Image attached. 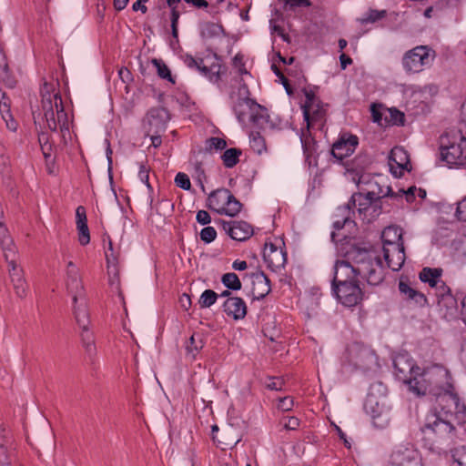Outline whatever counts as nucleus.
Masks as SVG:
<instances>
[{
  "label": "nucleus",
  "instance_id": "f257e3e1",
  "mask_svg": "<svg viewBox=\"0 0 466 466\" xmlns=\"http://www.w3.org/2000/svg\"><path fill=\"white\" fill-rule=\"evenodd\" d=\"M345 259L337 260L334 265L332 292L345 307H354L363 299V291L357 277L368 284H380L385 272L380 256L368 243L347 242Z\"/></svg>",
  "mask_w": 466,
  "mask_h": 466
},
{
  "label": "nucleus",
  "instance_id": "f03ea898",
  "mask_svg": "<svg viewBox=\"0 0 466 466\" xmlns=\"http://www.w3.org/2000/svg\"><path fill=\"white\" fill-rule=\"evenodd\" d=\"M41 114L47 128L56 131L59 127L65 138L66 134L69 133V122L60 93L56 91L54 84L45 82L41 87Z\"/></svg>",
  "mask_w": 466,
  "mask_h": 466
},
{
  "label": "nucleus",
  "instance_id": "7ed1b4c3",
  "mask_svg": "<svg viewBox=\"0 0 466 466\" xmlns=\"http://www.w3.org/2000/svg\"><path fill=\"white\" fill-rule=\"evenodd\" d=\"M424 376L431 387V395L436 396L441 402L450 401L451 406L460 413L461 419H466V407L460 406L459 397L451 391L450 372L441 365H433L424 369Z\"/></svg>",
  "mask_w": 466,
  "mask_h": 466
},
{
  "label": "nucleus",
  "instance_id": "20e7f679",
  "mask_svg": "<svg viewBox=\"0 0 466 466\" xmlns=\"http://www.w3.org/2000/svg\"><path fill=\"white\" fill-rule=\"evenodd\" d=\"M383 257L390 268L398 271L405 262V250L401 230L397 227L386 228L381 235Z\"/></svg>",
  "mask_w": 466,
  "mask_h": 466
},
{
  "label": "nucleus",
  "instance_id": "39448f33",
  "mask_svg": "<svg viewBox=\"0 0 466 466\" xmlns=\"http://www.w3.org/2000/svg\"><path fill=\"white\" fill-rule=\"evenodd\" d=\"M441 412H443L445 418L443 419L440 415L432 414L428 417L422 431L425 437L433 444H449L455 436V428L447 418L451 410H444V407H441Z\"/></svg>",
  "mask_w": 466,
  "mask_h": 466
},
{
  "label": "nucleus",
  "instance_id": "423d86ee",
  "mask_svg": "<svg viewBox=\"0 0 466 466\" xmlns=\"http://www.w3.org/2000/svg\"><path fill=\"white\" fill-rule=\"evenodd\" d=\"M441 157L449 166L466 164V137L461 134H445L440 138Z\"/></svg>",
  "mask_w": 466,
  "mask_h": 466
},
{
  "label": "nucleus",
  "instance_id": "0eeeda50",
  "mask_svg": "<svg viewBox=\"0 0 466 466\" xmlns=\"http://www.w3.org/2000/svg\"><path fill=\"white\" fill-rule=\"evenodd\" d=\"M435 51L428 46H418L407 51L402 57V66L407 73H420L435 58Z\"/></svg>",
  "mask_w": 466,
  "mask_h": 466
},
{
  "label": "nucleus",
  "instance_id": "6e6552de",
  "mask_svg": "<svg viewBox=\"0 0 466 466\" xmlns=\"http://www.w3.org/2000/svg\"><path fill=\"white\" fill-rule=\"evenodd\" d=\"M348 358L356 369L370 370L377 364V356L369 347L360 343H353L348 348Z\"/></svg>",
  "mask_w": 466,
  "mask_h": 466
},
{
  "label": "nucleus",
  "instance_id": "1a4fd4ad",
  "mask_svg": "<svg viewBox=\"0 0 466 466\" xmlns=\"http://www.w3.org/2000/svg\"><path fill=\"white\" fill-rule=\"evenodd\" d=\"M393 367L396 378L405 384L417 371L420 370L407 352L399 353L394 357Z\"/></svg>",
  "mask_w": 466,
  "mask_h": 466
},
{
  "label": "nucleus",
  "instance_id": "9d476101",
  "mask_svg": "<svg viewBox=\"0 0 466 466\" xmlns=\"http://www.w3.org/2000/svg\"><path fill=\"white\" fill-rule=\"evenodd\" d=\"M364 410L371 417L375 425L382 427L388 421V410L384 399L377 397L372 392H370L366 398Z\"/></svg>",
  "mask_w": 466,
  "mask_h": 466
},
{
  "label": "nucleus",
  "instance_id": "9b49d317",
  "mask_svg": "<svg viewBox=\"0 0 466 466\" xmlns=\"http://www.w3.org/2000/svg\"><path fill=\"white\" fill-rule=\"evenodd\" d=\"M359 145V138L357 136L342 133L339 139L332 145L331 154L339 161L350 156Z\"/></svg>",
  "mask_w": 466,
  "mask_h": 466
},
{
  "label": "nucleus",
  "instance_id": "f8f14e48",
  "mask_svg": "<svg viewBox=\"0 0 466 466\" xmlns=\"http://www.w3.org/2000/svg\"><path fill=\"white\" fill-rule=\"evenodd\" d=\"M218 222L222 226L223 230L232 239L237 241H245L253 235V228L246 221H225L218 219Z\"/></svg>",
  "mask_w": 466,
  "mask_h": 466
},
{
  "label": "nucleus",
  "instance_id": "ddd939ff",
  "mask_svg": "<svg viewBox=\"0 0 466 466\" xmlns=\"http://www.w3.org/2000/svg\"><path fill=\"white\" fill-rule=\"evenodd\" d=\"M389 466H422V463L416 450L401 447L391 453Z\"/></svg>",
  "mask_w": 466,
  "mask_h": 466
},
{
  "label": "nucleus",
  "instance_id": "4468645a",
  "mask_svg": "<svg viewBox=\"0 0 466 466\" xmlns=\"http://www.w3.org/2000/svg\"><path fill=\"white\" fill-rule=\"evenodd\" d=\"M263 258L271 270L277 271L285 266L287 253L272 243H266L263 250Z\"/></svg>",
  "mask_w": 466,
  "mask_h": 466
},
{
  "label": "nucleus",
  "instance_id": "2eb2a0df",
  "mask_svg": "<svg viewBox=\"0 0 466 466\" xmlns=\"http://www.w3.org/2000/svg\"><path fill=\"white\" fill-rule=\"evenodd\" d=\"M379 189L380 191L369 189L367 192L354 193L349 199L352 208L358 207L359 213L366 217L367 213L370 210L371 201L375 198H380L383 193L380 188Z\"/></svg>",
  "mask_w": 466,
  "mask_h": 466
},
{
  "label": "nucleus",
  "instance_id": "dca6fc26",
  "mask_svg": "<svg viewBox=\"0 0 466 466\" xmlns=\"http://www.w3.org/2000/svg\"><path fill=\"white\" fill-rule=\"evenodd\" d=\"M66 286L69 293L73 297V303H78L80 298H86L84 288L79 278L78 270L73 262L67 264V280Z\"/></svg>",
  "mask_w": 466,
  "mask_h": 466
},
{
  "label": "nucleus",
  "instance_id": "f3484780",
  "mask_svg": "<svg viewBox=\"0 0 466 466\" xmlns=\"http://www.w3.org/2000/svg\"><path fill=\"white\" fill-rule=\"evenodd\" d=\"M304 119L307 122L308 129L317 127L321 129L325 122V109L319 104L313 106H302Z\"/></svg>",
  "mask_w": 466,
  "mask_h": 466
},
{
  "label": "nucleus",
  "instance_id": "a211bd4d",
  "mask_svg": "<svg viewBox=\"0 0 466 466\" xmlns=\"http://www.w3.org/2000/svg\"><path fill=\"white\" fill-rule=\"evenodd\" d=\"M251 279L252 294L255 299H263L270 292V280L263 271L258 270L252 273Z\"/></svg>",
  "mask_w": 466,
  "mask_h": 466
},
{
  "label": "nucleus",
  "instance_id": "6ab92c4d",
  "mask_svg": "<svg viewBox=\"0 0 466 466\" xmlns=\"http://www.w3.org/2000/svg\"><path fill=\"white\" fill-rule=\"evenodd\" d=\"M255 106L258 103L248 97L238 98L233 106V111L240 124H245L247 119H251Z\"/></svg>",
  "mask_w": 466,
  "mask_h": 466
},
{
  "label": "nucleus",
  "instance_id": "aec40b11",
  "mask_svg": "<svg viewBox=\"0 0 466 466\" xmlns=\"http://www.w3.org/2000/svg\"><path fill=\"white\" fill-rule=\"evenodd\" d=\"M225 313L234 319H242L247 315V305L245 301L238 297H229L223 304Z\"/></svg>",
  "mask_w": 466,
  "mask_h": 466
},
{
  "label": "nucleus",
  "instance_id": "412c9836",
  "mask_svg": "<svg viewBox=\"0 0 466 466\" xmlns=\"http://www.w3.org/2000/svg\"><path fill=\"white\" fill-rule=\"evenodd\" d=\"M433 288L436 289L437 297L440 298L439 305L447 307L448 313L452 315L456 310V299L451 296V289L441 279Z\"/></svg>",
  "mask_w": 466,
  "mask_h": 466
},
{
  "label": "nucleus",
  "instance_id": "4be33fe9",
  "mask_svg": "<svg viewBox=\"0 0 466 466\" xmlns=\"http://www.w3.org/2000/svg\"><path fill=\"white\" fill-rule=\"evenodd\" d=\"M76 224L78 232V241L82 246H86L90 242V233L87 226V218L86 208L79 206L76 210Z\"/></svg>",
  "mask_w": 466,
  "mask_h": 466
},
{
  "label": "nucleus",
  "instance_id": "5701e85b",
  "mask_svg": "<svg viewBox=\"0 0 466 466\" xmlns=\"http://www.w3.org/2000/svg\"><path fill=\"white\" fill-rule=\"evenodd\" d=\"M409 390L417 396L431 395V387L424 376V370L420 372L417 371L406 383Z\"/></svg>",
  "mask_w": 466,
  "mask_h": 466
},
{
  "label": "nucleus",
  "instance_id": "b1692460",
  "mask_svg": "<svg viewBox=\"0 0 466 466\" xmlns=\"http://www.w3.org/2000/svg\"><path fill=\"white\" fill-rule=\"evenodd\" d=\"M229 198H231V192L228 189H216L209 194L207 200V207L218 214H220L225 204H227V199Z\"/></svg>",
  "mask_w": 466,
  "mask_h": 466
},
{
  "label": "nucleus",
  "instance_id": "393cba45",
  "mask_svg": "<svg viewBox=\"0 0 466 466\" xmlns=\"http://www.w3.org/2000/svg\"><path fill=\"white\" fill-rule=\"evenodd\" d=\"M8 267H9L11 281L13 283L14 289H15L16 295L20 298L25 297L26 294L27 286H26L25 279L22 276V270L17 268V267L13 259H11L8 262Z\"/></svg>",
  "mask_w": 466,
  "mask_h": 466
},
{
  "label": "nucleus",
  "instance_id": "a878e982",
  "mask_svg": "<svg viewBox=\"0 0 466 466\" xmlns=\"http://www.w3.org/2000/svg\"><path fill=\"white\" fill-rule=\"evenodd\" d=\"M399 290L403 298L407 300H411L415 305L423 307L427 304L426 296L411 288L407 281L400 279L399 282Z\"/></svg>",
  "mask_w": 466,
  "mask_h": 466
},
{
  "label": "nucleus",
  "instance_id": "bb28decb",
  "mask_svg": "<svg viewBox=\"0 0 466 466\" xmlns=\"http://www.w3.org/2000/svg\"><path fill=\"white\" fill-rule=\"evenodd\" d=\"M169 119L168 111L163 107L152 108L147 114L148 124L157 127V132L164 130Z\"/></svg>",
  "mask_w": 466,
  "mask_h": 466
},
{
  "label": "nucleus",
  "instance_id": "cd10ccee",
  "mask_svg": "<svg viewBox=\"0 0 466 466\" xmlns=\"http://www.w3.org/2000/svg\"><path fill=\"white\" fill-rule=\"evenodd\" d=\"M250 121L254 126L261 129H266L272 127V124L269 121L268 109L259 104H258V106H255V110L251 116Z\"/></svg>",
  "mask_w": 466,
  "mask_h": 466
},
{
  "label": "nucleus",
  "instance_id": "c85d7f7f",
  "mask_svg": "<svg viewBox=\"0 0 466 466\" xmlns=\"http://www.w3.org/2000/svg\"><path fill=\"white\" fill-rule=\"evenodd\" d=\"M74 314L79 328H85L89 325V315L86 309V298H80L78 303H74Z\"/></svg>",
  "mask_w": 466,
  "mask_h": 466
},
{
  "label": "nucleus",
  "instance_id": "c756f323",
  "mask_svg": "<svg viewBox=\"0 0 466 466\" xmlns=\"http://www.w3.org/2000/svg\"><path fill=\"white\" fill-rule=\"evenodd\" d=\"M0 82L5 84L8 87H14L15 85V79L9 70L6 56L0 46Z\"/></svg>",
  "mask_w": 466,
  "mask_h": 466
},
{
  "label": "nucleus",
  "instance_id": "7c9ffc66",
  "mask_svg": "<svg viewBox=\"0 0 466 466\" xmlns=\"http://www.w3.org/2000/svg\"><path fill=\"white\" fill-rule=\"evenodd\" d=\"M441 268H423L419 274V278L422 282L429 283L433 288L441 279Z\"/></svg>",
  "mask_w": 466,
  "mask_h": 466
},
{
  "label": "nucleus",
  "instance_id": "2f4dec72",
  "mask_svg": "<svg viewBox=\"0 0 466 466\" xmlns=\"http://www.w3.org/2000/svg\"><path fill=\"white\" fill-rule=\"evenodd\" d=\"M221 67V65L218 63H213L210 66H207L202 59L198 70L210 81L218 82L220 79Z\"/></svg>",
  "mask_w": 466,
  "mask_h": 466
},
{
  "label": "nucleus",
  "instance_id": "473e14b6",
  "mask_svg": "<svg viewBox=\"0 0 466 466\" xmlns=\"http://www.w3.org/2000/svg\"><path fill=\"white\" fill-rule=\"evenodd\" d=\"M80 329V336L83 346L85 347L86 351L89 355V357L92 358L96 351L93 332L89 330L88 326Z\"/></svg>",
  "mask_w": 466,
  "mask_h": 466
},
{
  "label": "nucleus",
  "instance_id": "72a5a7b5",
  "mask_svg": "<svg viewBox=\"0 0 466 466\" xmlns=\"http://www.w3.org/2000/svg\"><path fill=\"white\" fill-rule=\"evenodd\" d=\"M390 160L395 162L396 165L402 169H406L410 164L407 152L400 147H395L391 149Z\"/></svg>",
  "mask_w": 466,
  "mask_h": 466
},
{
  "label": "nucleus",
  "instance_id": "f704fd0d",
  "mask_svg": "<svg viewBox=\"0 0 466 466\" xmlns=\"http://www.w3.org/2000/svg\"><path fill=\"white\" fill-rule=\"evenodd\" d=\"M241 154V150L236 147L227 149L221 156L224 166L228 168L235 167L238 163Z\"/></svg>",
  "mask_w": 466,
  "mask_h": 466
},
{
  "label": "nucleus",
  "instance_id": "c9c22d12",
  "mask_svg": "<svg viewBox=\"0 0 466 466\" xmlns=\"http://www.w3.org/2000/svg\"><path fill=\"white\" fill-rule=\"evenodd\" d=\"M417 191V188L415 187H410L408 190L400 189L397 193L393 192L392 188L388 186L386 187V196H390V198L394 199H401L403 197H405L407 202L410 203L415 199V192Z\"/></svg>",
  "mask_w": 466,
  "mask_h": 466
},
{
  "label": "nucleus",
  "instance_id": "e433bc0d",
  "mask_svg": "<svg viewBox=\"0 0 466 466\" xmlns=\"http://www.w3.org/2000/svg\"><path fill=\"white\" fill-rule=\"evenodd\" d=\"M0 245L4 250V255L5 259L9 258V252L14 254L13 250V242L8 235L6 228L4 226L3 222L0 220Z\"/></svg>",
  "mask_w": 466,
  "mask_h": 466
},
{
  "label": "nucleus",
  "instance_id": "4c0bfd02",
  "mask_svg": "<svg viewBox=\"0 0 466 466\" xmlns=\"http://www.w3.org/2000/svg\"><path fill=\"white\" fill-rule=\"evenodd\" d=\"M241 208L242 204L231 193V198L227 199V204L222 208L220 215L235 217L241 211Z\"/></svg>",
  "mask_w": 466,
  "mask_h": 466
},
{
  "label": "nucleus",
  "instance_id": "58836bf2",
  "mask_svg": "<svg viewBox=\"0 0 466 466\" xmlns=\"http://www.w3.org/2000/svg\"><path fill=\"white\" fill-rule=\"evenodd\" d=\"M300 141L306 157H309L310 156H312L315 150V141L311 137V134L309 132V129H308V127H306V129L301 130Z\"/></svg>",
  "mask_w": 466,
  "mask_h": 466
},
{
  "label": "nucleus",
  "instance_id": "ea45409f",
  "mask_svg": "<svg viewBox=\"0 0 466 466\" xmlns=\"http://www.w3.org/2000/svg\"><path fill=\"white\" fill-rule=\"evenodd\" d=\"M204 347L203 336L200 333H194L187 343V351L193 357Z\"/></svg>",
  "mask_w": 466,
  "mask_h": 466
},
{
  "label": "nucleus",
  "instance_id": "a19ab883",
  "mask_svg": "<svg viewBox=\"0 0 466 466\" xmlns=\"http://www.w3.org/2000/svg\"><path fill=\"white\" fill-rule=\"evenodd\" d=\"M387 16V11L386 10H375V9H369V11L363 15L360 18L358 19V21L361 25H366L370 23H375L377 21H380Z\"/></svg>",
  "mask_w": 466,
  "mask_h": 466
},
{
  "label": "nucleus",
  "instance_id": "79ce46f5",
  "mask_svg": "<svg viewBox=\"0 0 466 466\" xmlns=\"http://www.w3.org/2000/svg\"><path fill=\"white\" fill-rule=\"evenodd\" d=\"M250 147L258 155L267 151L265 138L260 135L259 132H251L250 136Z\"/></svg>",
  "mask_w": 466,
  "mask_h": 466
},
{
  "label": "nucleus",
  "instance_id": "37998d69",
  "mask_svg": "<svg viewBox=\"0 0 466 466\" xmlns=\"http://www.w3.org/2000/svg\"><path fill=\"white\" fill-rule=\"evenodd\" d=\"M388 197L389 196H386L385 193H382L380 198H375L374 200L371 201L370 210L367 213V216L365 217L368 218L369 221L375 219L384 210V202L382 201V199Z\"/></svg>",
  "mask_w": 466,
  "mask_h": 466
},
{
  "label": "nucleus",
  "instance_id": "c03bdc74",
  "mask_svg": "<svg viewBox=\"0 0 466 466\" xmlns=\"http://www.w3.org/2000/svg\"><path fill=\"white\" fill-rule=\"evenodd\" d=\"M221 281L225 287L231 290H239L241 282L236 273H226L222 276Z\"/></svg>",
  "mask_w": 466,
  "mask_h": 466
},
{
  "label": "nucleus",
  "instance_id": "a18cd8bd",
  "mask_svg": "<svg viewBox=\"0 0 466 466\" xmlns=\"http://www.w3.org/2000/svg\"><path fill=\"white\" fill-rule=\"evenodd\" d=\"M218 295L212 289H206L200 296L198 303L200 308H209L217 301Z\"/></svg>",
  "mask_w": 466,
  "mask_h": 466
},
{
  "label": "nucleus",
  "instance_id": "49530a36",
  "mask_svg": "<svg viewBox=\"0 0 466 466\" xmlns=\"http://www.w3.org/2000/svg\"><path fill=\"white\" fill-rule=\"evenodd\" d=\"M152 62L154 66L157 67V75L159 76V77L167 79V81L173 84L175 83V80L172 77L169 68L162 60L153 59Z\"/></svg>",
  "mask_w": 466,
  "mask_h": 466
},
{
  "label": "nucleus",
  "instance_id": "de8ad7c7",
  "mask_svg": "<svg viewBox=\"0 0 466 466\" xmlns=\"http://www.w3.org/2000/svg\"><path fill=\"white\" fill-rule=\"evenodd\" d=\"M353 213H354V208H352V206L349 200L346 204H344L337 208V211L335 213V218H340V219L347 218L348 221L353 222V220H351V215Z\"/></svg>",
  "mask_w": 466,
  "mask_h": 466
},
{
  "label": "nucleus",
  "instance_id": "09e8293b",
  "mask_svg": "<svg viewBox=\"0 0 466 466\" xmlns=\"http://www.w3.org/2000/svg\"><path fill=\"white\" fill-rule=\"evenodd\" d=\"M227 147V142L223 138L212 137L206 140V150L212 151L222 150Z\"/></svg>",
  "mask_w": 466,
  "mask_h": 466
},
{
  "label": "nucleus",
  "instance_id": "8fccbe9b",
  "mask_svg": "<svg viewBox=\"0 0 466 466\" xmlns=\"http://www.w3.org/2000/svg\"><path fill=\"white\" fill-rule=\"evenodd\" d=\"M38 141L40 143L43 154L45 157H48L50 156V151L52 149V146L49 143V135L46 132H41L38 135Z\"/></svg>",
  "mask_w": 466,
  "mask_h": 466
},
{
  "label": "nucleus",
  "instance_id": "3c124183",
  "mask_svg": "<svg viewBox=\"0 0 466 466\" xmlns=\"http://www.w3.org/2000/svg\"><path fill=\"white\" fill-rule=\"evenodd\" d=\"M175 184L177 187L184 190H189L191 188L189 177L182 172L177 174L175 177Z\"/></svg>",
  "mask_w": 466,
  "mask_h": 466
},
{
  "label": "nucleus",
  "instance_id": "603ef678",
  "mask_svg": "<svg viewBox=\"0 0 466 466\" xmlns=\"http://www.w3.org/2000/svg\"><path fill=\"white\" fill-rule=\"evenodd\" d=\"M216 237L217 231L213 227H206L200 231V239L205 243H211Z\"/></svg>",
  "mask_w": 466,
  "mask_h": 466
},
{
  "label": "nucleus",
  "instance_id": "864d4df0",
  "mask_svg": "<svg viewBox=\"0 0 466 466\" xmlns=\"http://www.w3.org/2000/svg\"><path fill=\"white\" fill-rule=\"evenodd\" d=\"M279 423L286 430L295 431L299 426V420L296 417H283Z\"/></svg>",
  "mask_w": 466,
  "mask_h": 466
},
{
  "label": "nucleus",
  "instance_id": "5fc2aeb1",
  "mask_svg": "<svg viewBox=\"0 0 466 466\" xmlns=\"http://www.w3.org/2000/svg\"><path fill=\"white\" fill-rule=\"evenodd\" d=\"M106 258L108 268L110 267V265L116 266L117 263V255L114 250L111 240H109L108 248L106 250Z\"/></svg>",
  "mask_w": 466,
  "mask_h": 466
},
{
  "label": "nucleus",
  "instance_id": "6e6d98bb",
  "mask_svg": "<svg viewBox=\"0 0 466 466\" xmlns=\"http://www.w3.org/2000/svg\"><path fill=\"white\" fill-rule=\"evenodd\" d=\"M455 216L458 220L466 222V196L458 202Z\"/></svg>",
  "mask_w": 466,
  "mask_h": 466
},
{
  "label": "nucleus",
  "instance_id": "4d7b16f0",
  "mask_svg": "<svg viewBox=\"0 0 466 466\" xmlns=\"http://www.w3.org/2000/svg\"><path fill=\"white\" fill-rule=\"evenodd\" d=\"M294 406V400L292 397L287 396L279 399L278 408L283 411L291 410Z\"/></svg>",
  "mask_w": 466,
  "mask_h": 466
},
{
  "label": "nucleus",
  "instance_id": "13d9d810",
  "mask_svg": "<svg viewBox=\"0 0 466 466\" xmlns=\"http://www.w3.org/2000/svg\"><path fill=\"white\" fill-rule=\"evenodd\" d=\"M284 384L282 378H270L266 384V387L271 390H281Z\"/></svg>",
  "mask_w": 466,
  "mask_h": 466
},
{
  "label": "nucleus",
  "instance_id": "bf43d9fd",
  "mask_svg": "<svg viewBox=\"0 0 466 466\" xmlns=\"http://www.w3.org/2000/svg\"><path fill=\"white\" fill-rule=\"evenodd\" d=\"M12 461L9 457L7 448L0 444V466H11Z\"/></svg>",
  "mask_w": 466,
  "mask_h": 466
},
{
  "label": "nucleus",
  "instance_id": "052dcab7",
  "mask_svg": "<svg viewBox=\"0 0 466 466\" xmlns=\"http://www.w3.org/2000/svg\"><path fill=\"white\" fill-rule=\"evenodd\" d=\"M138 177L140 180L144 184H146L148 188H151V186L149 184V169L144 164L140 165Z\"/></svg>",
  "mask_w": 466,
  "mask_h": 466
},
{
  "label": "nucleus",
  "instance_id": "680f3d73",
  "mask_svg": "<svg viewBox=\"0 0 466 466\" xmlns=\"http://www.w3.org/2000/svg\"><path fill=\"white\" fill-rule=\"evenodd\" d=\"M196 219L201 225H208L211 222V217L206 210L198 211Z\"/></svg>",
  "mask_w": 466,
  "mask_h": 466
},
{
  "label": "nucleus",
  "instance_id": "e2e57ef3",
  "mask_svg": "<svg viewBox=\"0 0 466 466\" xmlns=\"http://www.w3.org/2000/svg\"><path fill=\"white\" fill-rule=\"evenodd\" d=\"M179 17H180V13L174 12L173 15H170L172 36L174 38H177V36H178L177 24H178Z\"/></svg>",
  "mask_w": 466,
  "mask_h": 466
},
{
  "label": "nucleus",
  "instance_id": "0e129e2a",
  "mask_svg": "<svg viewBox=\"0 0 466 466\" xmlns=\"http://www.w3.org/2000/svg\"><path fill=\"white\" fill-rule=\"evenodd\" d=\"M202 58H195L190 55H187L184 58L185 64L190 68H196L198 70V66L201 65Z\"/></svg>",
  "mask_w": 466,
  "mask_h": 466
},
{
  "label": "nucleus",
  "instance_id": "69168bd1",
  "mask_svg": "<svg viewBox=\"0 0 466 466\" xmlns=\"http://www.w3.org/2000/svg\"><path fill=\"white\" fill-rule=\"evenodd\" d=\"M233 66L238 69L240 74H246L247 70L245 68V65L243 62V56L240 55H236L233 58Z\"/></svg>",
  "mask_w": 466,
  "mask_h": 466
},
{
  "label": "nucleus",
  "instance_id": "338daca9",
  "mask_svg": "<svg viewBox=\"0 0 466 466\" xmlns=\"http://www.w3.org/2000/svg\"><path fill=\"white\" fill-rule=\"evenodd\" d=\"M306 101L303 106H313L319 104V102L317 100V97L313 91L311 90H304Z\"/></svg>",
  "mask_w": 466,
  "mask_h": 466
},
{
  "label": "nucleus",
  "instance_id": "774afa93",
  "mask_svg": "<svg viewBox=\"0 0 466 466\" xmlns=\"http://www.w3.org/2000/svg\"><path fill=\"white\" fill-rule=\"evenodd\" d=\"M354 162L357 167H360L362 169L370 163V160L367 156H358L354 159Z\"/></svg>",
  "mask_w": 466,
  "mask_h": 466
}]
</instances>
